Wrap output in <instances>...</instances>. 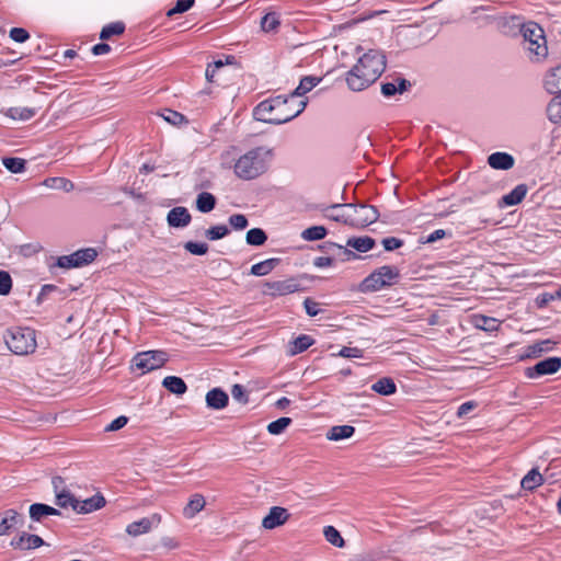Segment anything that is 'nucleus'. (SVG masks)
Segmentation results:
<instances>
[{
    "mask_svg": "<svg viewBox=\"0 0 561 561\" xmlns=\"http://www.w3.org/2000/svg\"><path fill=\"white\" fill-rule=\"evenodd\" d=\"M337 355L345 358H362L363 351L358 347L344 346L340 350Z\"/></svg>",
    "mask_w": 561,
    "mask_h": 561,
    "instance_id": "obj_52",
    "label": "nucleus"
},
{
    "mask_svg": "<svg viewBox=\"0 0 561 561\" xmlns=\"http://www.w3.org/2000/svg\"><path fill=\"white\" fill-rule=\"evenodd\" d=\"M446 236H447L446 230L437 229V230L433 231L432 233H430L428 236H426L424 238V240H422V242L423 243H434V242L445 238Z\"/></svg>",
    "mask_w": 561,
    "mask_h": 561,
    "instance_id": "obj_58",
    "label": "nucleus"
},
{
    "mask_svg": "<svg viewBox=\"0 0 561 561\" xmlns=\"http://www.w3.org/2000/svg\"><path fill=\"white\" fill-rule=\"evenodd\" d=\"M547 116L548 119L553 124L561 122V94L553 98L549 102L547 106Z\"/></svg>",
    "mask_w": 561,
    "mask_h": 561,
    "instance_id": "obj_34",
    "label": "nucleus"
},
{
    "mask_svg": "<svg viewBox=\"0 0 561 561\" xmlns=\"http://www.w3.org/2000/svg\"><path fill=\"white\" fill-rule=\"evenodd\" d=\"M385 69V55L378 49H368L358 56L356 64L346 73L347 87L352 91H363L371 85Z\"/></svg>",
    "mask_w": 561,
    "mask_h": 561,
    "instance_id": "obj_1",
    "label": "nucleus"
},
{
    "mask_svg": "<svg viewBox=\"0 0 561 561\" xmlns=\"http://www.w3.org/2000/svg\"><path fill=\"white\" fill-rule=\"evenodd\" d=\"M291 424L290 417H279L267 425V432L272 435L282 434Z\"/></svg>",
    "mask_w": 561,
    "mask_h": 561,
    "instance_id": "obj_39",
    "label": "nucleus"
},
{
    "mask_svg": "<svg viewBox=\"0 0 561 561\" xmlns=\"http://www.w3.org/2000/svg\"><path fill=\"white\" fill-rule=\"evenodd\" d=\"M520 32L524 37V48L528 58L539 61L547 57L548 46L542 27L535 22L523 24Z\"/></svg>",
    "mask_w": 561,
    "mask_h": 561,
    "instance_id": "obj_5",
    "label": "nucleus"
},
{
    "mask_svg": "<svg viewBox=\"0 0 561 561\" xmlns=\"http://www.w3.org/2000/svg\"><path fill=\"white\" fill-rule=\"evenodd\" d=\"M307 100H298L291 93L264 100L254 110L257 121L271 124H284L297 117L306 107Z\"/></svg>",
    "mask_w": 561,
    "mask_h": 561,
    "instance_id": "obj_2",
    "label": "nucleus"
},
{
    "mask_svg": "<svg viewBox=\"0 0 561 561\" xmlns=\"http://www.w3.org/2000/svg\"><path fill=\"white\" fill-rule=\"evenodd\" d=\"M105 504L106 501L104 496L101 494H95L83 501L77 500L76 504L73 505V511L78 514H88L101 510L105 506Z\"/></svg>",
    "mask_w": 561,
    "mask_h": 561,
    "instance_id": "obj_14",
    "label": "nucleus"
},
{
    "mask_svg": "<svg viewBox=\"0 0 561 561\" xmlns=\"http://www.w3.org/2000/svg\"><path fill=\"white\" fill-rule=\"evenodd\" d=\"M272 157V149L265 147L251 149L236 161L234 173L242 180L256 179L267 171Z\"/></svg>",
    "mask_w": 561,
    "mask_h": 561,
    "instance_id": "obj_3",
    "label": "nucleus"
},
{
    "mask_svg": "<svg viewBox=\"0 0 561 561\" xmlns=\"http://www.w3.org/2000/svg\"><path fill=\"white\" fill-rule=\"evenodd\" d=\"M354 433L355 427L352 425H335L327 433V438L337 442L352 437Z\"/></svg>",
    "mask_w": 561,
    "mask_h": 561,
    "instance_id": "obj_27",
    "label": "nucleus"
},
{
    "mask_svg": "<svg viewBox=\"0 0 561 561\" xmlns=\"http://www.w3.org/2000/svg\"><path fill=\"white\" fill-rule=\"evenodd\" d=\"M378 211L374 206L344 204V206L341 207L339 219H342L343 222L347 225L364 228L374 224L378 219Z\"/></svg>",
    "mask_w": 561,
    "mask_h": 561,
    "instance_id": "obj_6",
    "label": "nucleus"
},
{
    "mask_svg": "<svg viewBox=\"0 0 561 561\" xmlns=\"http://www.w3.org/2000/svg\"><path fill=\"white\" fill-rule=\"evenodd\" d=\"M405 80H400L399 84L394 82H387L381 85V92L385 96H392L397 92H402L405 90Z\"/></svg>",
    "mask_w": 561,
    "mask_h": 561,
    "instance_id": "obj_45",
    "label": "nucleus"
},
{
    "mask_svg": "<svg viewBox=\"0 0 561 561\" xmlns=\"http://www.w3.org/2000/svg\"><path fill=\"white\" fill-rule=\"evenodd\" d=\"M400 272L392 265H383L375 270L363 282V289L368 291H378L385 287L391 286L398 282Z\"/></svg>",
    "mask_w": 561,
    "mask_h": 561,
    "instance_id": "obj_7",
    "label": "nucleus"
},
{
    "mask_svg": "<svg viewBox=\"0 0 561 561\" xmlns=\"http://www.w3.org/2000/svg\"><path fill=\"white\" fill-rule=\"evenodd\" d=\"M545 88L549 93H561V65L547 73Z\"/></svg>",
    "mask_w": 561,
    "mask_h": 561,
    "instance_id": "obj_22",
    "label": "nucleus"
},
{
    "mask_svg": "<svg viewBox=\"0 0 561 561\" xmlns=\"http://www.w3.org/2000/svg\"><path fill=\"white\" fill-rule=\"evenodd\" d=\"M21 522V516L15 510H7L0 514V536L7 535Z\"/></svg>",
    "mask_w": 561,
    "mask_h": 561,
    "instance_id": "obj_19",
    "label": "nucleus"
},
{
    "mask_svg": "<svg viewBox=\"0 0 561 561\" xmlns=\"http://www.w3.org/2000/svg\"><path fill=\"white\" fill-rule=\"evenodd\" d=\"M290 518L287 508L282 506H273L270 508L267 515L262 519V527L272 530L276 527L283 526Z\"/></svg>",
    "mask_w": 561,
    "mask_h": 561,
    "instance_id": "obj_12",
    "label": "nucleus"
},
{
    "mask_svg": "<svg viewBox=\"0 0 561 561\" xmlns=\"http://www.w3.org/2000/svg\"><path fill=\"white\" fill-rule=\"evenodd\" d=\"M206 506L205 496L201 493H195L190 496L188 502L183 507V516L186 519L194 518L199 512H202Z\"/></svg>",
    "mask_w": 561,
    "mask_h": 561,
    "instance_id": "obj_17",
    "label": "nucleus"
},
{
    "mask_svg": "<svg viewBox=\"0 0 561 561\" xmlns=\"http://www.w3.org/2000/svg\"><path fill=\"white\" fill-rule=\"evenodd\" d=\"M49 515H60V513L55 507L42 503L30 506V517L35 522H39L43 517Z\"/></svg>",
    "mask_w": 561,
    "mask_h": 561,
    "instance_id": "obj_26",
    "label": "nucleus"
},
{
    "mask_svg": "<svg viewBox=\"0 0 561 561\" xmlns=\"http://www.w3.org/2000/svg\"><path fill=\"white\" fill-rule=\"evenodd\" d=\"M206 404L213 410H222L229 403V396L221 388H213L206 393Z\"/></svg>",
    "mask_w": 561,
    "mask_h": 561,
    "instance_id": "obj_16",
    "label": "nucleus"
},
{
    "mask_svg": "<svg viewBox=\"0 0 561 561\" xmlns=\"http://www.w3.org/2000/svg\"><path fill=\"white\" fill-rule=\"evenodd\" d=\"M323 536L325 540L334 547L343 548L345 546V540L334 526H325L323 528Z\"/></svg>",
    "mask_w": 561,
    "mask_h": 561,
    "instance_id": "obj_36",
    "label": "nucleus"
},
{
    "mask_svg": "<svg viewBox=\"0 0 561 561\" xmlns=\"http://www.w3.org/2000/svg\"><path fill=\"white\" fill-rule=\"evenodd\" d=\"M231 396L234 400L239 401V402H242V403H247L248 402V397H247V393H245V390L243 388V386L241 385H233L232 389H231Z\"/></svg>",
    "mask_w": 561,
    "mask_h": 561,
    "instance_id": "obj_54",
    "label": "nucleus"
},
{
    "mask_svg": "<svg viewBox=\"0 0 561 561\" xmlns=\"http://www.w3.org/2000/svg\"><path fill=\"white\" fill-rule=\"evenodd\" d=\"M162 386L171 393L181 396L187 391L184 380L176 376H168L162 380Z\"/></svg>",
    "mask_w": 561,
    "mask_h": 561,
    "instance_id": "obj_28",
    "label": "nucleus"
},
{
    "mask_svg": "<svg viewBox=\"0 0 561 561\" xmlns=\"http://www.w3.org/2000/svg\"><path fill=\"white\" fill-rule=\"evenodd\" d=\"M111 50L110 45L101 43L93 46L92 51L94 55H105Z\"/></svg>",
    "mask_w": 561,
    "mask_h": 561,
    "instance_id": "obj_61",
    "label": "nucleus"
},
{
    "mask_svg": "<svg viewBox=\"0 0 561 561\" xmlns=\"http://www.w3.org/2000/svg\"><path fill=\"white\" fill-rule=\"evenodd\" d=\"M37 113L36 108L27 106H12L5 110V116L14 121H28L33 118Z\"/></svg>",
    "mask_w": 561,
    "mask_h": 561,
    "instance_id": "obj_23",
    "label": "nucleus"
},
{
    "mask_svg": "<svg viewBox=\"0 0 561 561\" xmlns=\"http://www.w3.org/2000/svg\"><path fill=\"white\" fill-rule=\"evenodd\" d=\"M304 306H305V309H306V312L308 313V316L310 317H316L317 314H319L320 312V309H319V304L313 301L312 299L310 298H306L305 301H304Z\"/></svg>",
    "mask_w": 561,
    "mask_h": 561,
    "instance_id": "obj_57",
    "label": "nucleus"
},
{
    "mask_svg": "<svg viewBox=\"0 0 561 561\" xmlns=\"http://www.w3.org/2000/svg\"><path fill=\"white\" fill-rule=\"evenodd\" d=\"M161 520V515L153 513L148 517L140 518L139 520L127 525L126 533L131 537H138L140 535L148 534L152 528L158 527Z\"/></svg>",
    "mask_w": 561,
    "mask_h": 561,
    "instance_id": "obj_10",
    "label": "nucleus"
},
{
    "mask_svg": "<svg viewBox=\"0 0 561 561\" xmlns=\"http://www.w3.org/2000/svg\"><path fill=\"white\" fill-rule=\"evenodd\" d=\"M184 249L194 255H204L208 251V245L204 242L187 241L184 244Z\"/></svg>",
    "mask_w": 561,
    "mask_h": 561,
    "instance_id": "obj_47",
    "label": "nucleus"
},
{
    "mask_svg": "<svg viewBox=\"0 0 561 561\" xmlns=\"http://www.w3.org/2000/svg\"><path fill=\"white\" fill-rule=\"evenodd\" d=\"M10 37L16 43H23L30 37V35L27 31L22 27H13L10 31Z\"/></svg>",
    "mask_w": 561,
    "mask_h": 561,
    "instance_id": "obj_53",
    "label": "nucleus"
},
{
    "mask_svg": "<svg viewBox=\"0 0 561 561\" xmlns=\"http://www.w3.org/2000/svg\"><path fill=\"white\" fill-rule=\"evenodd\" d=\"M98 253L94 249H81L69 255H62L57 259V266L61 268H75L87 265L94 261Z\"/></svg>",
    "mask_w": 561,
    "mask_h": 561,
    "instance_id": "obj_9",
    "label": "nucleus"
},
{
    "mask_svg": "<svg viewBox=\"0 0 561 561\" xmlns=\"http://www.w3.org/2000/svg\"><path fill=\"white\" fill-rule=\"evenodd\" d=\"M371 390L381 396H391L396 393L397 386L391 378L383 377L373 383Z\"/></svg>",
    "mask_w": 561,
    "mask_h": 561,
    "instance_id": "obj_30",
    "label": "nucleus"
},
{
    "mask_svg": "<svg viewBox=\"0 0 561 561\" xmlns=\"http://www.w3.org/2000/svg\"><path fill=\"white\" fill-rule=\"evenodd\" d=\"M321 80L322 79L320 77L307 76L300 80L299 85L291 92V94L295 95L296 99L302 100L301 98L317 87Z\"/></svg>",
    "mask_w": 561,
    "mask_h": 561,
    "instance_id": "obj_25",
    "label": "nucleus"
},
{
    "mask_svg": "<svg viewBox=\"0 0 561 561\" xmlns=\"http://www.w3.org/2000/svg\"><path fill=\"white\" fill-rule=\"evenodd\" d=\"M488 163L496 170H508L514 165V158L506 152H494L489 156Z\"/></svg>",
    "mask_w": 561,
    "mask_h": 561,
    "instance_id": "obj_20",
    "label": "nucleus"
},
{
    "mask_svg": "<svg viewBox=\"0 0 561 561\" xmlns=\"http://www.w3.org/2000/svg\"><path fill=\"white\" fill-rule=\"evenodd\" d=\"M527 194V186L525 184L517 185L508 194L504 195L501 199L500 205L502 206H514L519 204Z\"/></svg>",
    "mask_w": 561,
    "mask_h": 561,
    "instance_id": "obj_24",
    "label": "nucleus"
},
{
    "mask_svg": "<svg viewBox=\"0 0 561 561\" xmlns=\"http://www.w3.org/2000/svg\"><path fill=\"white\" fill-rule=\"evenodd\" d=\"M191 221V215L185 207H174L168 214V224L171 227H186Z\"/></svg>",
    "mask_w": 561,
    "mask_h": 561,
    "instance_id": "obj_18",
    "label": "nucleus"
},
{
    "mask_svg": "<svg viewBox=\"0 0 561 561\" xmlns=\"http://www.w3.org/2000/svg\"><path fill=\"white\" fill-rule=\"evenodd\" d=\"M266 239V233L260 228H253L247 232V242L250 245H262Z\"/></svg>",
    "mask_w": 561,
    "mask_h": 561,
    "instance_id": "obj_41",
    "label": "nucleus"
},
{
    "mask_svg": "<svg viewBox=\"0 0 561 561\" xmlns=\"http://www.w3.org/2000/svg\"><path fill=\"white\" fill-rule=\"evenodd\" d=\"M543 483V477L537 469H531L523 479L522 488L527 491H533Z\"/></svg>",
    "mask_w": 561,
    "mask_h": 561,
    "instance_id": "obj_29",
    "label": "nucleus"
},
{
    "mask_svg": "<svg viewBox=\"0 0 561 561\" xmlns=\"http://www.w3.org/2000/svg\"><path fill=\"white\" fill-rule=\"evenodd\" d=\"M382 244H383L385 250L393 251L396 249L401 248L403 242H402V240H400L398 238L390 237V238H385L382 240Z\"/></svg>",
    "mask_w": 561,
    "mask_h": 561,
    "instance_id": "obj_56",
    "label": "nucleus"
},
{
    "mask_svg": "<svg viewBox=\"0 0 561 561\" xmlns=\"http://www.w3.org/2000/svg\"><path fill=\"white\" fill-rule=\"evenodd\" d=\"M290 404V400L286 397H283V398H279L276 402H275V407L279 410H284L286 409L288 405Z\"/></svg>",
    "mask_w": 561,
    "mask_h": 561,
    "instance_id": "obj_62",
    "label": "nucleus"
},
{
    "mask_svg": "<svg viewBox=\"0 0 561 561\" xmlns=\"http://www.w3.org/2000/svg\"><path fill=\"white\" fill-rule=\"evenodd\" d=\"M279 25L278 15L274 12L267 13L262 18L261 26L265 32H272Z\"/></svg>",
    "mask_w": 561,
    "mask_h": 561,
    "instance_id": "obj_44",
    "label": "nucleus"
},
{
    "mask_svg": "<svg viewBox=\"0 0 561 561\" xmlns=\"http://www.w3.org/2000/svg\"><path fill=\"white\" fill-rule=\"evenodd\" d=\"M561 368V359L558 357H549L539 363L534 367L527 369V376L535 378L543 375H551L557 373Z\"/></svg>",
    "mask_w": 561,
    "mask_h": 561,
    "instance_id": "obj_13",
    "label": "nucleus"
},
{
    "mask_svg": "<svg viewBox=\"0 0 561 561\" xmlns=\"http://www.w3.org/2000/svg\"><path fill=\"white\" fill-rule=\"evenodd\" d=\"M215 72H216V70L211 66L207 67V69H206V78H207V80L209 82L214 81Z\"/></svg>",
    "mask_w": 561,
    "mask_h": 561,
    "instance_id": "obj_64",
    "label": "nucleus"
},
{
    "mask_svg": "<svg viewBox=\"0 0 561 561\" xmlns=\"http://www.w3.org/2000/svg\"><path fill=\"white\" fill-rule=\"evenodd\" d=\"M477 407V403L473 401H467L462 403L457 411V416L462 417L467 415L470 411H472Z\"/></svg>",
    "mask_w": 561,
    "mask_h": 561,
    "instance_id": "obj_59",
    "label": "nucleus"
},
{
    "mask_svg": "<svg viewBox=\"0 0 561 561\" xmlns=\"http://www.w3.org/2000/svg\"><path fill=\"white\" fill-rule=\"evenodd\" d=\"M43 184L46 187L54 188V190H62L66 192H69L73 188L72 182L65 178H49V179H46L43 182Z\"/></svg>",
    "mask_w": 561,
    "mask_h": 561,
    "instance_id": "obj_37",
    "label": "nucleus"
},
{
    "mask_svg": "<svg viewBox=\"0 0 561 561\" xmlns=\"http://www.w3.org/2000/svg\"><path fill=\"white\" fill-rule=\"evenodd\" d=\"M327 229L323 226H312L302 231L301 237L308 241L321 240L325 237Z\"/></svg>",
    "mask_w": 561,
    "mask_h": 561,
    "instance_id": "obj_40",
    "label": "nucleus"
},
{
    "mask_svg": "<svg viewBox=\"0 0 561 561\" xmlns=\"http://www.w3.org/2000/svg\"><path fill=\"white\" fill-rule=\"evenodd\" d=\"M551 301H553L552 293H542L536 298V305L538 308H543Z\"/></svg>",
    "mask_w": 561,
    "mask_h": 561,
    "instance_id": "obj_60",
    "label": "nucleus"
},
{
    "mask_svg": "<svg viewBox=\"0 0 561 561\" xmlns=\"http://www.w3.org/2000/svg\"><path fill=\"white\" fill-rule=\"evenodd\" d=\"M471 322L477 329L486 332L497 331L501 325V322L497 319L483 314H473Z\"/></svg>",
    "mask_w": 561,
    "mask_h": 561,
    "instance_id": "obj_21",
    "label": "nucleus"
},
{
    "mask_svg": "<svg viewBox=\"0 0 561 561\" xmlns=\"http://www.w3.org/2000/svg\"><path fill=\"white\" fill-rule=\"evenodd\" d=\"M194 1L195 0H178L175 7L169 10L168 15L172 16L178 13L186 12L193 7Z\"/></svg>",
    "mask_w": 561,
    "mask_h": 561,
    "instance_id": "obj_51",
    "label": "nucleus"
},
{
    "mask_svg": "<svg viewBox=\"0 0 561 561\" xmlns=\"http://www.w3.org/2000/svg\"><path fill=\"white\" fill-rule=\"evenodd\" d=\"M162 117L164 121L174 126H179L187 122L184 115L172 110H165L162 113Z\"/></svg>",
    "mask_w": 561,
    "mask_h": 561,
    "instance_id": "obj_46",
    "label": "nucleus"
},
{
    "mask_svg": "<svg viewBox=\"0 0 561 561\" xmlns=\"http://www.w3.org/2000/svg\"><path fill=\"white\" fill-rule=\"evenodd\" d=\"M229 233V229L225 225H217L214 227H210L205 231V237L208 240H219L225 238Z\"/></svg>",
    "mask_w": 561,
    "mask_h": 561,
    "instance_id": "obj_43",
    "label": "nucleus"
},
{
    "mask_svg": "<svg viewBox=\"0 0 561 561\" xmlns=\"http://www.w3.org/2000/svg\"><path fill=\"white\" fill-rule=\"evenodd\" d=\"M277 259H268L262 262H259L251 267V274L255 276H265L270 274L275 266L277 265Z\"/></svg>",
    "mask_w": 561,
    "mask_h": 561,
    "instance_id": "obj_33",
    "label": "nucleus"
},
{
    "mask_svg": "<svg viewBox=\"0 0 561 561\" xmlns=\"http://www.w3.org/2000/svg\"><path fill=\"white\" fill-rule=\"evenodd\" d=\"M264 294L277 297L285 296L299 290V284L294 278H287L282 280L266 282L264 284Z\"/></svg>",
    "mask_w": 561,
    "mask_h": 561,
    "instance_id": "obj_11",
    "label": "nucleus"
},
{
    "mask_svg": "<svg viewBox=\"0 0 561 561\" xmlns=\"http://www.w3.org/2000/svg\"><path fill=\"white\" fill-rule=\"evenodd\" d=\"M216 206V197L208 192H202L196 198V208L201 213H209Z\"/></svg>",
    "mask_w": 561,
    "mask_h": 561,
    "instance_id": "obj_31",
    "label": "nucleus"
},
{
    "mask_svg": "<svg viewBox=\"0 0 561 561\" xmlns=\"http://www.w3.org/2000/svg\"><path fill=\"white\" fill-rule=\"evenodd\" d=\"M3 341L7 347L19 356L33 354L37 347L36 333L31 328H11L4 333Z\"/></svg>",
    "mask_w": 561,
    "mask_h": 561,
    "instance_id": "obj_4",
    "label": "nucleus"
},
{
    "mask_svg": "<svg viewBox=\"0 0 561 561\" xmlns=\"http://www.w3.org/2000/svg\"><path fill=\"white\" fill-rule=\"evenodd\" d=\"M128 422V419L124 415L122 416H118L116 417L115 420H113L106 427H105V431L106 432H115V431H118L121 428H123Z\"/></svg>",
    "mask_w": 561,
    "mask_h": 561,
    "instance_id": "obj_55",
    "label": "nucleus"
},
{
    "mask_svg": "<svg viewBox=\"0 0 561 561\" xmlns=\"http://www.w3.org/2000/svg\"><path fill=\"white\" fill-rule=\"evenodd\" d=\"M10 545L14 549L30 550L43 546L44 540L37 535L23 533L20 536L13 538Z\"/></svg>",
    "mask_w": 561,
    "mask_h": 561,
    "instance_id": "obj_15",
    "label": "nucleus"
},
{
    "mask_svg": "<svg viewBox=\"0 0 561 561\" xmlns=\"http://www.w3.org/2000/svg\"><path fill=\"white\" fill-rule=\"evenodd\" d=\"M77 499L73 497L69 492L62 491L56 495V504L60 507H72L76 504Z\"/></svg>",
    "mask_w": 561,
    "mask_h": 561,
    "instance_id": "obj_49",
    "label": "nucleus"
},
{
    "mask_svg": "<svg viewBox=\"0 0 561 561\" xmlns=\"http://www.w3.org/2000/svg\"><path fill=\"white\" fill-rule=\"evenodd\" d=\"M313 344V339L309 335L301 334L297 336L290 345V355L302 353Z\"/></svg>",
    "mask_w": 561,
    "mask_h": 561,
    "instance_id": "obj_32",
    "label": "nucleus"
},
{
    "mask_svg": "<svg viewBox=\"0 0 561 561\" xmlns=\"http://www.w3.org/2000/svg\"><path fill=\"white\" fill-rule=\"evenodd\" d=\"M332 264V260L330 257H318L316 261V265L318 267H327Z\"/></svg>",
    "mask_w": 561,
    "mask_h": 561,
    "instance_id": "obj_63",
    "label": "nucleus"
},
{
    "mask_svg": "<svg viewBox=\"0 0 561 561\" xmlns=\"http://www.w3.org/2000/svg\"><path fill=\"white\" fill-rule=\"evenodd\" d=\"M346 244L358 252H367L374 248L375 240L370 237H358L348 239Z\"/></svg>",
    "mask_w": 561,
    "mask_h": 561,
    "instance_id": "obj_35",
    "label": "nucleus"
},
{
    "mask_svg": "<svg viewBox=\"0 0 561 561\" xmlns=\"http://www.w3.org/2000/svg\"><path fill=\"white\" fill-rule=\"evenodd\" d=\"M230 226L236 230H243L248 227L249 221L242 214H234L229 217Z\"/></svg>",
    "mask_w": 561,
    "mask_h": 561,
    "instance_id": "obj_50",
    "label": "nucleus"
},
{
    "mask_svg": "<svg viewBox=\"0 0 561 561\" xmlns=\"http://www.w3.org/2000/svg\"><path fill=\"white\" fill-rule=\"evenodd\" d=\"M125 31V25L122 22H114L104 26L101 31L100 38L108 39L114 35H121Z\"/></svg>",
    "mask_w": 561,
    "mask_h": 561,
    "instance_id": "obj_38",
    "label": "nucleus"
},
{
    "mask_svg": "<svg viewBox=\"0 0 561 561\" xmlns=\"http://www.w3.org/2000/svg\"><path fill=\"white\" fill-rule=\"evenodd\" d=\"M12 289V278L5 271H0V295L7 296Z\"/></svg>",
    "mask_w": 561,
    "mask_h": 561,
    "instance_id": "obj_48",
    "label": "nucleus"
},
{
    "mask_svg": "<svg viewBox=\"0 0 561 561\" xmlns=\"http://www.w3.org/2000/svg\"><path fill=\"white\" fill-rule=\"evenodd\" d=\"M2 163L12 173H21L25 170V160L22 158H4Z\"/></svg>",
    "mask_w": 561,
    "mask_h": 561,
    "instance_id": "obj_42",
    "label": "nucleus"
},
{
    "mask_svg": "<svg viewBox=\"0 0 561 561\" xmlns=\"http://www.w3.org/2000/svg\"><path fill=\"white\" fill-rule=\"evenodd\" d=\"M168 362L164 351H146L136 354L133 358V367L146 374L162 367Z\"/></svg>",
    "mask_w": 561,
    "mask_h": 561,
    "instance_id": "obj_8",
    "label": "nucleus"
}]
</instances>
